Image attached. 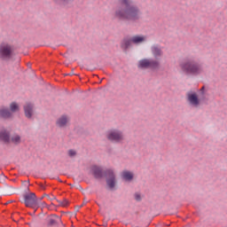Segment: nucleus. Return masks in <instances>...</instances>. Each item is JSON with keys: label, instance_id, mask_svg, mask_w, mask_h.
I'll return each mask as SVG.
<instances>
[{"label": "nucleus", "instance_id": "1", "mask_svg": "<svg viewBox=\"0 0 227 227\" xmlns=\"http://www.w3.org/2000/svg\"><path fill=\"white\" fill-rule=\"evenodd\" d=\"M121 6L115 10L114 17L120 20L137 22L143 15L139 7L132 5V0H121Z\"/></svg>", "mask_w": 227, "mask_h": 227}, {"label": "nucleus", "instance_id": "2", "mask_svg": "<svg viewBox=\"0 0 227 227\" xmlns=\"http://www.w3.org/2000/svg\"><path fill=\"white\" fill-rule=\"evenodd\" d=\"M179 68L186 75H200L203 72V66L192 59L181 62Z\"/></svg>", "mask_w": 227, "mask_h": 227}, {"label": "nucleus", "instance_id": "3", "mask_svg": "<svg viewBox=\"0 0 227 227\" xmlns=\"http://www.w3.org/2000/svg\"><path fill=\"white\" fill-rule=\"evenodd\" d=\"M13 57V46L10 43L3 42L0 43V59L2 61H10Z\"/></svg>", "mask_w": 227, "mask_h": 227}, {"label": "nucleus", "instance_id": "4", "mask_svg": "<svg viewBox=\"0 0 227 227\" xmlns=\"http://www.w3.org/2000/svg\"><path fill=\"white\" fill-rule=\"evenodd\" d=\"M24 203L28 208H33L35 212L40 208V205H38V197H36L35 192L26 193L24 195Z\"/></svg>", "mask_w": 227, "mask_h": 227}, {"label": "nucleus", "instance_id": "5", "mask_svg": "<svg viewBox=\"0 0 227 227\" xmlns=\"http://www.w3.org/2000/svg\"><path fill=\"white\" fill-rule=\"evenodd\" d=\"M106 139L111 141V143H121L125 139V137L120 129H110L106 132Z\"/></svg>", "mask_w": 227, "mask_h": 227}, {"label": "nucleus", "instance_id": "6", "mask_svg": "<svg viewBox=\"0 0 227 227\" xmlns=\"http://www.w3.org/2000/svg\"><path fill=\"white\" fill-rule=\"evenodd\" d=\"M160 67V62L159 60H150L144 59L138 62V68H153L157 69Z\"/></svg>", "mask_w": 227, "mask_h": 227}, {"label": "nucleus", "instance_id": "7", "mask_svg": "<svg viewBox=\"0 0 227 227\" xmlns=\"http://www.w3.org/2000/svg\"><path fill=\"white\" fill-rule=\"evenodd\" d=\"M106 185L111 189V191H114L116 187V176H114V171L109 169L106 171Z\"/></svg>", "mask_w": 227, "mask_h": 227}, {"label": "nucleus", "instance_id": "8", "mask_svg": "<svg viewBox=\"0 0 227 227\" xmlns=\"http://www.w3.org/2000/svg\"><path fill=\"white\" fill-rule=\"evenodd\" d=\"M151 52L153 56V58L156 59V61L158 59H160L162 58L164 51H162V47L159 44H153L151 46Z\"/></svg>", "mask_w": 227, "mask_h": 227}, {"label": "nucleus", "instance_id": "9", "mask_svg": "<svg viewBox=\"0 0 227 227\" xmlns=\"http://www.w3.org/2000/svg\"><path fill=\"white\" fill-rule=\"evenodd\" d=\"M13 114L10 112V109L6 106H0V119L1 120H12Z\"/></svg>", "mask_w": 227, "mask_h": 227}, {"label": "nucleus", "instance_id": "10", "mask_svg": "<svg viewBox=\"0 0 227 227\" xmlns=\"http://www.w3.org/2000/svg\"><path fill=\"white\" fill-rule=\"evenodd\" d=\"M187 98L191 106H193L194 107H198V106H200V98H198V94H196V92L188 93Z\"/></svg>", "mask_w": 227, "mask_h": 227}, {"label": "nucleus", "instance_id": "11", "mask_svg": "<svg viewBox=\"0 0 227 227\" xmlns=\"http://www.w3.org/2000/svg\"><path fill=\"white\" fill-rule=\"evenodd\" d=\"M47 224L48 226H58V224H61V217L51 215L47 218Z\"/></svg>", "mask_w": 227, "mask_h": 227}, {"label": "nucleus", "instance_id": "12", "mask_svg": "<svg viewBox=\"0 0 227 227\" xmlns=\"http://www.w3.org/2000/svg\"><path fill=\"white\" fill-rule=\"evenodd\" d=\"M90 172L95 176V178H102V176H104V172L102 171V168L98 166H92L90 168Z\"/></svg>", "mask_w": 227, "mask_h": 227}, {"label": "nucleus", "instance_id": "13", "mask_svg": "<svg viewBox=\"0 0 227 227\" xmlns=\"http://www.w3.org/2000/svg\"><path fill=\"white\" fill-rule=\"evenodd\" d=\"M68 121H69L68 116L62 115L57 120L56 124H57V127L63 128V127H67V124L68 123Z\"/></svg>", "mask_w": 227, "mask_h": 227}, {"label": "nucleus", "instance_id": "14", "mask_svg": "<svg viewBox=\"0 0 227 227\" xmlns=\"http://www.w3.org/2000/svg\"><path fill=\"white\" fill-rule=\"evenodd\" d=\"M132 43H134L132 42V37L131 38H129V37H126L124 38L121 43V49H123L124 51H127V49L132 47Z\"/></svg>", "mask_w": 227, "mask_h": 227}, {"label": "nucleus", "instance_id": "15", "mask_svg": "<svg viewBox=\"0 0 227 227\" xmlns=\"http://www.w3.org/2000/svg\"><path fill=\"white\" fill-rule=\"evenodd\" d=\"M25 116L27 118H32L34 111H33V105L31 103H27L24 106Z\"/></svg>", "mask_w": 227, "mask_h": 227}, {"label": "nucleus", "instance_id": "16", "mask_svg": "<svg viewBox=\"0 0 227 227\" xmlns=\"http://www.w3.org/2000/svg\"><path fill=\"white\" fill-rule=\"evenodd\" d=\"M121 176L125 182H132L134 180V173L129 170L122 171Z\"/></svg>", "mask_w": 227, "mask_h": 227}, {"label": "nucleus", "instance_id": "17", "mask_svg": "<svg viewBox=\"0 0 227 227\" xmlns=\"http://www.w3.org/2000/svg\"><path fill=\"white\" fill-rule=\"evenodd\" d=\"M131 40L135 45H139V43L146 42V35H134L131 37Z\"/></svg>", "mask_w": 227, "mask_h": 227}, {"label": "nucleus", "instance_id": "18", "mask_svg": "<svg viewBox=\"0 0 227 227\" xmlns=\"http://www.w3.org/2000/svg\"><path fill=\"white\" fill-rule=\"evenodd\" d=\"M0 141L4 143H10V132L5 129L0 131Z\"/></svg>", "mask_w": 227, "mask_h": 227}, {"label": "nucleus", "instance_id": "19", "mask_svg": "<svg viewBox=\"0 0 227 227\" xmlns=\"http://www.w3.org/2000/svg\"><path fill=\"white\" fill-rule=\"evenodd\" d=\"M9 111L13 114V113H19L20 111V106L17 102H12L9 106Z\"/></svg>", "mask_w": 227, "mask_h": 227}, {"label": "nucleus", "instance_id": "20", "mask_svg": "<svg viewBox=\"0 0 227 227\" xmlns=\"http://www.w3.org/2000/svg\"><path fill=\"white\" fill-rule=\"evenodd\" d=\"M10 142H12V145H20L22 143V137L19 134H14L12 136Z\"/></svg>", "mask_w": 227, "mask_h": 227}, {"label": "nucleus", "instance_id": "21", "mask_svg": "<svg viewBox=\"0 0 227 227\" xmlns=\"http://www.w3.org/2000/svg\"><path fill=\"white\" fill-rule=\"evenodd\" d=\"M55 3H59L60 4H64L67 6V4H70L72 3V0H54Z\"/></svg>", "mask_w": 227, "mask_h": 227}, {"label": "nucleus", "instance_id": "22", "mask_svg": "<svg viewBox=\"0 0 227 227\" xmlns=\"http://www.w3.org/2000/svg\"><path fill=\"white\" fill-rule=\"evenodd\" d=\"M68 155H69V157H75V155H77V153L74 150H69Z\"/></svg>", "mask_w": 227, "mask_h": 227}, {"label": "nucleus", "instance_id": "23", "mask_svg": "<svg viewBox=\"0 0 227 227\" xmlns=\"http://www.w3.org/2000/svg\"><path fill=\"white\" fill-rule=\"evenodd\" d=\"M60 207H67L68 205V200H65L63 201H59Z\"/></svg>", "mask_w": 227, "mask_h": 227}, {"label": "nucleus", "instance_id": "24", "mask_svg": "<svg viewBox=\"0 0 227 227\" xmlns=\"http://www.w3.org/2000/svg\"><path fill=\"white\" fill-rule=\"evenodd\" d=\"M135 200H136L137 201H141V194L136 193V194H135Z\"/></svg>", "mask_w": 227, "mask_h": 227}, {"label": "nucleus", "instance_id": "25", "mask_svg": "<svg viewBox=\"0 0 227 227\" xmlns=\"http://www.w3.org/2000/svg\"><path fill=\"white\" fill-rule=\"evenodd\" d=\"M47 207V203L45 202H39V208H45Z\"/></svg>", "mask_w": 227, "mask_h": 227}, {"label": "nucleus", "instance_id": "26", "mask_svg": "<svg viewBox=\"0 0 227 227\" xmlns=\"http://www.w3.org/2000/svg\"><path fill=\"white\" fill-rule=\"evenodd\" d=\"M37 200H38V205H40V203H42V200H43V196L41 198H37Z\"/></svg>", "mask_w": 227, "mask_h": 227}, {"label": "nucleus", "instance_id": "27", "mask_svg": "<svg viewBox=\"0 0 227 227\" xmlns=\"http://www.w3.org/2000/svg\"><path fill=\"white\" fill-rule=\"evenodd\" d=\"M201 90H205V87H202Z\"/></svg>", "mask_w": 227, "mask_h": 227}]
</instances>
